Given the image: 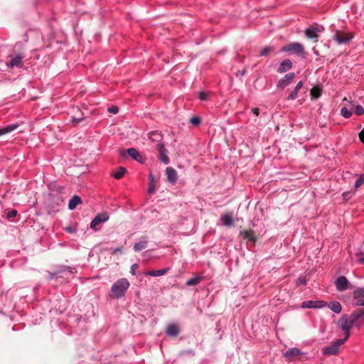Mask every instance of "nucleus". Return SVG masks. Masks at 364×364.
Segmentation results:
<instances>
[{
	"label": "nucleus",
	"mask_w": 364,
	"mask_h": 364,
	"mask_svg": "<svg viewBox=\"0 0 364 364\" xmlns=\"http://www.w3.org/2000/svg\"><path fill=\"white\" fill-rule=\"evenodd\" d=\"M364 323V309L354 311L350 316L343 314L338 320V325L345 332L344 339L348 340L350 336V330L353 326H358Z\"/></svg>",
	"instance_id": "f257e3e1"
},
{
	"label": "nucleus",
	"mask_w": 364,
	"mask_h": 364,
	"mask_svg": "<svg viewBox=\"0 0 364 364\" xmlns=\"http://www.w3.org/2000/svg\"><path fill=\"white\" fill-rule=\"evenodd\" d=\"M129 285L130 284L127 279L122 278L118 279L111 287L110 296L114 299L123 297L129 287Z\"/></svg>",
	"instance_id": "f03ea898"
},
{
	"label": "nucleus",
	"mask_w": 364,
	"mask_h": 364,
	"mask_svg": "<svg viewBox=\"0 0 364 364\" xmlns=\"http://www.w3.org/2000/svg\"><path fill=\"white\" fill-rule=\"evenodd\" d=\"M280 51L289 54L302 55L304 53V47L300 43L294 42L282 46Z\"/></svg>",
	"instance_id": "7ed1b4c3"
},
{
	"label": "nucleus",
	"mask_w": 364,
	"mask_h": 364,
	"mask_svg": "<svg viewBox=\"0 0 364 364\" xmlns=\"http://www.w3.org/2000/svg\"><path fill=\"white\" fill-rule=\"evenodd\" d=\"M346 341L347 340H346L344 338L336 339L333 343H331L330 345L325 346L323 348V350H322L323 354L324 355H336L340 350V346L341 345H343Z\"/></svg>",
	"instance_id": "20e7f679"
},
{
	"label": "nucleus",
	"mask_w": 364,
	"mask_h": 364,
	"mask_svg": "<svg viewBox=\"0 0 364 364\" xmlns=\"http://www.w3.org/2000/svg\"><path fill=\"white\" fill-rule=\"evenodd\" d=\"M353 36L350 33H346L336 30L333 35V40L339 45L349 42Z\"/></svg>",
	"instance_id": "39448f33"
},
{
	"label": "nucleus",
	"mask_w": 364,
	"mask_h": 364,
	"mask_svg": "<svg viewBox=\"0 0 364 364\" xmlns=\"http://www.w3.org/2000/svg\"><path fill=\"white\" fill-rule=\"evenodd\" d=\"M127 154H128L130 157H132L135 161L143 163V156L141 154L134 148H129L127 150L121 149L119 150V155L124 158Z\"/></svg>",
	"instance_id": "423d86ee"
},
{
	"label": "nucleus",
	"mask_w": 364,
	"mask_h": 364,
	"mask_svg": "<svg viewBox=\"0 0 364 364\" xmlns=\"http://www.w3.org/2000/svg\"><path fill=\"white\" fill-rule=\"evenodd\" d=\"M109 215L107 213H102L97 214L94 219L91 221L90 227L94 231H97L96 227L103 223L107 222L109 220Z\"/></svg>",
	"instance_id": "0eeeda50"
},
{
	"label": "nucleus",
	"mask_w": 364,
	"mask_h": 364,
	"mask_svg": "<svg viewBox=\"0 0 364 364\" xmlns=\"http://www.w3.org/2000/svg\"><path fill=\"white\" fill-rule=\"evenodd\" d=\"M159 153V159L164 164H168L170 162L169 158L167 156L168 151L165 148L163 143H158L156 147Z\"/></svg>",
	"instance_id": "6e6552de"
},
{
	"label": "nucleus",
	"mask_w": 364,
	"mask_h": 364,
	"mask_svg": "<svg viewBox=\"0 0 364 364\" xmlns=\"http://www.w3.org/2000/svg\"><path fill=\"white\" fill-rule=\"evenodd\" d=\"M327 306V303L321 300H308L302 302L301 307L304 309H322Z\"/></svg>",
	"instance_id": "1a4fd4ad"
},
{
	"label": "nucleus",
	"mask_w": 364,
	"mask_h": 364,
	"mask_svg": "<svg viewBox=\"0 0 364 364\" xmlns=\"http://www.w3.org/2000/svg\"><path fill=\"white\" fill-rule=\"evenodd\" d=\"M323 28L310 26L305 30V35L309 39H315L318 37V34L323 32Z\"/></svg>",
	"instance_id": "9d476101"
},
{
	"label": "nucleus",
	"mask_w": 364,
	"mask_h": 364,
	"mask_svg": "<svg viewBox=\"0 0 364 364\" xmlns=\"http://www.w3.org/2000/svg\"><path fill=\"white\" fill-rule=\"evenodd\" d=\"M294 77H295L294 73H289L285 75V76L283 78L280 79L278 81V82L277 84V87L279 89L285 88L287 86H288L289 84L291 83Z\"/></svg>",
	"instance_id": "9b49d317"
},
{
	"label": "nucleus",
	"mask_w": 364,
	"mask_h": 364,
	"mask_svg": "<svg viewBox=\"0 0 364 364\" xmlns=\"http://www.w3.org/2000/svg\"><path fill=\"white\" fill-rule=\"evenodd\" d=\"M349 282L345 276H339L335 281V286L338 291H343L348 288Z\"/></svg>",
	"instance_id": "f8f14e48"
},
{
	"label": "nucleus",
	"mask_w": 364,
	"mask_h": 364,
	"mask_svg": "<svg viewBox=\"0 0 364 364\" xmlns=\"http://www.w3.org/2000/svg\"><path fill=\"white\" fill-rule=\"evenodd\" d=\"M73 267L68 266H62L60 267L58 270L55 272H48V279L51 280L54 279H58V275L59 274L63 273L65 272H68L70 274H73Z\"/></svg>",
	"instance_id": "ddd939ff"
},
{
	"label": "nucleus",
	"mask_w": 364,
	"mask_h": 364,
	"mask_svg": "<svg viewBox=\"0 0 364 364\" xmlns=\"http://www.w3.org/2000/svg\"><path fill=\"white\" fill-rule=\"evenodd\" d=\"M166 173L168 181L171 184H175L178 179L176 171L172 167H167L166 168Z\"/></svg>",
	"instance_id": "4468645a"
},
{
	"label": "nucleus",
	"mask_w": 364,
	"mask_h": 364,
	"mask_svg": "<svg viewBox=\"0 0 364 364\" xmlns=\"http://www.w3.org/2000/svg\"><path fill=\"white\" fill-rule=\"evenodd\" d=\"M148 245V237H141L140 240L137 242H135L133 246V250L134 252H140L142 250L146 248Z\"/></svg>",
	"instance_id": "2eb2a0df"
},
{
	"label": "nucleus",
	"mask_w": 364,
	"mask_h": 364,
	"mask_svg": "<svg viewBox=\"0 0 364 364\" xmlns=\"http://www.w3.org/2000/svg\"><path fill=\"white\" fill-rule=\"evenodd\" d=\"M291 68H292V62L289 59H285L280 63V65L277 69V72L279 73H285L286 71L290 70Z\"/></svg>",
	"instance_id": "dca6fc26"
},
{
	"label": "nucleus",
	"mask_w": 364,
	"mask_h": 364,
	"mask_svg": "<svg viewBox=\"0 0 364 364\" xmlns=\"http://www.w3.org/2000/svg\"><path fill=\"white\" fill-rule=\"evenodd\" d=\"M304 354L303 352H301L298 348H296V347H293V348H289L284 353V356L287 358V359H290L293 357H295V356H297V355H302Z\"/></svg>",
	"instance_id": "f3484780"
},
{
	"label": "nucleus",
	"mask_w": 364,
	"mask_h": 364,
	"mask_svg": "<svg viewBox=\"0 0 364 364\" xmlns=\"http://www.w3.org/2000/svg\"><path fill=\"white\" fill-rule=\"evenodd\" d=\"M23 57L24 56L22 54L18 53L15 57L11 58V60L10 61L11 67L21 68L23 66L22 60H23Z\"/></svg>",
	"instance_id": "a211bd4d"
},
{
	"label": "nucleus",
	"mask_w": 364,
	"mask_h": 364,
	"mask_svg": "<svg viewBox=\"0 0 364 364\" xmlns=\"http://www.w3.org/2000/svg\"><path fill=\"white\" fill-rule=\"evenodd\" d=\"M169 268H164V269H158V270H151V271H148V272H146L144 273L145 275H148V276H151V277H160V276H163L164 274H166L168 271Z\"/></svg>",
	"instance_id": "6ab92c4d"
},
{
	"label": "nucleus",
	"mask_w": 364,
	"mask_h": 364,
	"mask_svg": "<svg viewBox=\"0 0 364 364\" xmlns=\"http://www.w3.org/2000/svg\"><path fill=\"white\" fill-rule=\"evenodd\" d=\"M302 86H303V82L302 81L299 82L297 83V85H296V87H294V89L288 95L287 99L288 100H295L297 97L298 92L302 87Z\"/></svg>",
	"instance_id": "aec40b11"
},
{
	"label": "nucleus",
	"mask_w": 364,
	"mask_h": 364,
	"mask_svg": "<svg viewBox=\"0 0 364 364\" xmlns=\"http://www.w3.org/2000/svg\"><path fill=\"white\" fill-rule=\"evenodd\" d=\"M18 127V123L9 124L6 127L0 128V136L9 134L16 129Z\"/></svg>",
	"instance_id": "412c9836"
},
{
	"label": "nucleus",
	"mask_w": 364,
	"mask_h": 364,
	"mask_svg": "<svg viewBox=\"0 0 364 364\" xmlns=\"http://www.w3.org/2000/svg\"><path fill=\"white\" fill-rule=\"evenodd\" d=\"M82 203V200L80 196H73L68 203V208L70 210H74L77 205L80 204Z\"/></svg>",
	"instance_id": "4be33fe9"
},
{
	"label": "nucleus",
	"mask_w": 364,
	"mask_h": 364,
	"mask_svg": "<svg viewBox=\"0 0 364 364\" xmlns=\"http://www.w3.org/2000/svg\"><path fill=\"white\" fill-rule=\"evenodd\" d=\"M166 334L171 336H176L179 333L178 327L176 324L172 323L168 326Z\"/></svg>",
	"instance_id": "5701e85b"
},
{
	"label": "nucleus",
	"mask_w": 364,
	"mask_h": 364,
	"mask_svg": "<svg viewBox=\"0 0 364 364\" xmlns=\"http://www.w3.org/2000/svg\"><path fill=\"white\" fill-rule=\"evenodd\" d=\"M240 235L243 238V239H245V240H249L250 241H252V242H255L256 241V238L254 235V233H253V231L252 230H243V231H241L240 233Z\"/></svg>",
	"instance_id": "b1692460"
},
{
	"label": "nucleus",
	"mask_w": 364,
	"mask_h": 364,
	"mask_svg": "<svg viewBox=\"0 0 364 364\" xmlns=\"http://www.w3.org/2000/svg\"><path fill=\"white\" fill-rule=\"evenodd\" d=\"M328 307L336 314H339L342 310L341 304L337 301L331 302V304L328 305Z\"/></svg>",
	"instance_id": "393cba45"
},
{
	"label": "nucleus",
	"mask_w": 364,
	"mask_h": 364,
	"mask_svg": "<svg viewBox=\"0 0 364 364\" xmlns=\"http://www.w3.org/2000/svg\"><path fill=\"white\" fill-rule=\"evenodd\" d=\"M149 139L153 141H157L159 143H162L161 141L162 139V136L157 131H153L149 133Z\"/></svg>",
	"instance_id": "a878e982"
},
{
	"label": "nucleus",
	"mask_w": 364,
	"mask_h": 364,
	"mask_svg": "<svg viewBox=\"0 0 364 364\" xmlns=\"http://www.w3.org/2000/svg\"><path fill=\"white\" fill-rule=\"evenodd\" d=\"M221 221L225 226L230 227L233 224V220L230 215H223L221 217Z\"/></svg>",
	"instance_id": "bb28decb"
},
{
	"label": "nucleus",
	"mask_w": 364,
	"mask_h": 364,
	"mask_svg": "<svg viewBox=\"0 0 364 364\" xmlns=\"http://www.w3.org/2000/svg\"><path fill=\"white\" fill-rule=\"evenodd\" d=\"M126 168L124 167H119L118 171L116 172H114L112 176L115 179H119L121 178L125 173Z\"/></svg>",
	"instance_id": "cd10ccee"
},
{
	"label": "nucleus",
	"mask_w": 364,
	"mask_h": 364,
	"mask_svg": "<svg viewBox=\"0 0 364 364\" xmlns=\"http://www.w3.org/2000/svg\"><path fill=\"white\" fill-rule=\"evenodd\" d=\"M200 276H196L188 279L186 284L187 286H195L200 283Z\"/></svg>",
	"instance_id": "c85d7f7f"
},
{
	"label": "nucleus",
	"mask_w": 364,
	"mask_h": 364,
	"mask_svg": "<svg viewBox=\"0 0 364 364\" xmlns=\"http://www.w3.org/2000/svg\"><path fill=\"white\" fill-rule=\"evenodd\" d=\"M353 298H364V287L357 288L353 292Z\"/></svg>",
	"instance_id": "c756f323"
},
{
	"label": "nucleus",
	"mask_w": 364,
	"mask_h": 364,
	"mask_svg": "<svg viewBox=\"0 0 364 364\" xmlns=\"http://www.w3.org/2000/svg\"><path fill=\"white\" fill-rule=\"evenodd\" d=\"M341 114L346 119H348L352 115V112L348 110L346 107L341 108Z\"/></svg>",
	"instance_id": "7c9ffc66"
},
{
	"label": "nucleus",
	"mask_w": 364,
	"mask_h": 364,
	"mask_svg": "<svg viewBox=\"0 0 364 364\" xmlns=\"http://www.w3.org/2000/svg\"><path fill=\"white\" fill-rule=\"evenodd\" d=\"M272 50V47L265 46L260 53V56H266L270 51Z\"/></svg>",
	"instance_id": "2f4dec72"
},
{
	"label": "nucleus",
	"mask_w": 364,
	"mask_h": 364,
	"mask_svg": "<svg viewBox=\"0 0 364 364\" xmlns=\"http://www.w3.org/2000/svg\"><path fill=\"white\" fill-rule=\"evenodd\" d=\"M355 113L358 116L363 114L364 108L360 105H357L355 108Z\"/></svg>",
	"instance_id": "473e14b6"
},
{
	"label": "nucleus",
	"mask_w": 364,
	"mask_h": 364,
	"mask_svg": "<svg viewBox=\"0 0 364 364\" xmlns=\"http://www.w3.org/2000/svg\"><path fill=\"white\" fill-rule=\"evenodd\" d=\"M200 122L201 120L198 117H193L190 119V123L195 126L199 125Z\"/></svg>",
	"instance_id": "72a5a7b5"
},
{
	"label": "nucleus",
	"mask_w": 364,
	"mask_h": 364,
	"mask_svg": "<svg viewBox=\"0 0 364 364\" xmlns=\"http://www.w3.org/2000/svg\"><path fill=\"white\" fill-rule=\"evenodd\" d=\"M364 181V178L360 176L355 182V184H354V187H355V189H357L358 188H359L361 184L363 183Z\"/></svg>",
	"instance_id": "f704fd0d"
},
{
	"label": "nucleus",
	"mask_w": 364,
	"mask_h": 364,
	"mask_svg": "<svg viewBox=\"0 0 364 364\" xmlns=\"http://www.w3.org/2000/svg\"><path fill=\"white\" fill-rule=\"evenodd\" d=\"M355 300V305L357 306H364V299L363 298H359V299H354Z\"/></svg>",
	"instance_id": "c9c22d12"
},
{
	"label": "nucleus",
	"mask_w": 364,
	"mask_h": 364,
	"mask_svg": "<svg viewBox=\"0 0 364 364\" xmlns=\"http://www.w3.org/2000/svg\"><path fill=\"white\" fill-rule=\"evenodd\" d=\"M16 215H17V210H16L15 209H12L11 210L8 211L6 215H7L8 218H11L16 217Z\"/></svg>",
	"instance_id": "e433bc0d"
},
{
	"label": "nucleus",
	"mask_w": 364,
	"mask_h": 364,
	"mask_svg": "<svg viewBox=\"0 0 364 364\" xmlns=\"http://www.w3.org/2000/svg\"><path fill=\"white\" fill-rule=\"evenodd\" d=\"M139 265L137 264H133L131 267L130 272L132 275L136 274V271L138 269Z\"/></svg>",
	"instance_id": "4c0bfd02"
},
{
	"label": "nucleus",
	"mask_w": 364,
	"mask_h": 364,
	"mask_svg": "<svg viewBox=\"0 0 364 364\" xmlns=\"http://www.w3.org/2000/svg\"><path fill=\"white\" fill-rule=\"evenodd\" d=\"M109 112L112 114H117L119 111V108L117 106H112L108 109Z\"/></svg>",
	"instance_id": "58836bf2"
},
{
	"label": "nucleus",
	"mask_w": 364,
	"mask_h": 364,
	"mask_svg": "<svg viewBox=\"0 0 364 364\" xmlns=\"http://www.w3.org/2000/svg\"><path fill=\"white\" fill-rule=\"evenodd\" d=\"M83 119H84V117H73L71 120H72L73 122H74L75 124H79Z\"/></svg>",
	"instance_id": "ea45409f"
},
{
	"label": "nucleus",
	"mask_w": 364,
	"mask_h": 364,
	"mask_svg": "<svg viewBox=\"0 0 364 364\" xmlns=\"http://www.w3.org/2000/svg\"><path fill=\"white\" fill-rule=\"evenodd\" d=\"M155 191V186L154 183H149V186L148 188L149 193H153Z\"/></svg>",
	"instance_id": "a19ab883"
},
{
	"label": "nucleus",
	"mask_w": 364,
	"mask_h": 364,
	"mask_svg": "<svg viewBox=\"0 0 364 364\" xmlns=\"http://www.w3.org/2000/svg\"><path fill=\"white\" fill-rule=\"evenodd\" d=\"M343 197L345 200H348L351 197L350 192L346 191L343 193Z\"/></svg>",
	"instance_id": "79ce46f5"
},
{
	"label": "nucleus",
	"mask_w": 364,
	"mask_h": 364,
	"mask_svg": "<svg viewBox=\"0 0 364 364\" xmlns=\"http://www.w3.org/2000/svg\"><path fill=\"white\" fill-rule=\"evenodd\" d=\"M199 99L201 100H206V99H207L206 94L203 92H199Z\"/></svg>",
	"instance_id": "37998d69"
},
{
	"label": "nucleus",
	"mask_w": 364,
	"mask_h": 364,
	"mask_svg": "<svg viewBox=\"0 0 364 364\" xmlns=\"http://www.w3.org/2000/svg\"><path fill=\"white\" fill-rule=\"evenodd\" d=\"M122 251V247H118L114 248L112 250V253L116 254L117 252H121Z\"/></svg>",
	"instance_id": "c03bdc74"
},
{
	"label": "nucleus",
	"mask_w": 364,
	"mask_h": 364,
	"mask_svg": "<svg viewBox=\"0 0 364 364\" xmlns=\"http://www.w3.org/2000/svg\"><path fill=\"white\" fill-rule=\"evenodd\" d=\"M252 112L253 114H255V116H258L259 114V109L257 107L253 108L252 109Z\"/></svg>",
	"instance_id": "a18cd8bd"
},
{
	"label": "nucleus",
	"mask_w": 364,
	"mask_h": 364,
	"mask_svg": "<svg viewBox=\"0 0 364 364\" xmlns=\"http://www.w3.org/2000/svg\"><path fill=\"white\" fill-rule=\"evenodd\" d=\"M149 183H154L155 177L153 173H149Z\"/></svg>",
	"instance_id": "49530a36"
},
{
	"label": "nucleus",
	"mask_w": 364,
	"mask_h": 364,
	"mask_svg": "<svg viewBox=\"0 0 364 364\" xmlns=\"http://www.w3.org/2000/svg\"><path fill=\"white\" fill-rule=\"evenodd\" d=\"M297 284L304 285L306 284V280L303 278L299 277L298 279Z\"/></svg>",
	"instance_id": "de8ad7c7"
},
{
	"label": "nucleus",
	"mask_w": 364,
	"mask_h": 364,
	"mask_svg": "<svg viewBox=\"0 0 364 364\" xmlns=\"http://www.w3.org/2000/svg\"><path fill=\"white\" fill-rule=\"evenodd\" d=\"M360 141L364 144V129L359 134Z\"/></svg>",
	"instance_id": "09e8293b"
},
{
	"label": "nucleus",
	"mask_w": 364,
	"mask_h": 364,
	"mask_svg": "<svg viewBox=\"0 0 364 364\" xmlns=\"http://www.w3.org/2000/svg\"><path fill=\"white\" fill-rule=\"evenodd\" d=\"M65 230H66L68 232H70V233L73 232V231L72 228H70V227L66 228H65Z\"/></svg>",
	"instance_id": "8fccbe9b"
},
{
	"label": "nucleus",
	"mask_w": 364,
	"mask_h": 364,
	"mask_svg": "<svg viewBox=\"0 0 364 364\" xmlns=\"http://www.w3.org/2000/svg\"><path fill=\"white\" fill-rule=\"evenodd\" d=\"M311 95H312V96H313L314 97H317V96H316V95L314 94V92H311Z\"/></svg>",
	"instance_id": "3c124183"
},
{
	"label": "nucleus",
	"mask_w": 364,
	"mask_h": 364,
	"mask_svg": "<svg viewBox=\"0 0 364 364\" xmlns=\"http://www.w3.org/2000/svg\"><path fill=\"white\" fill-rule=\"evenodd\" d=\"M361 260L362 262H364V259H360Z\"/></svg>",
	"instance_id": "603ef678"
}]
</instances>
